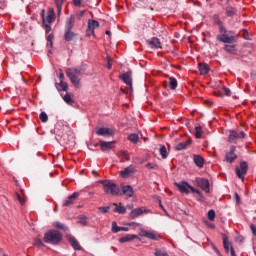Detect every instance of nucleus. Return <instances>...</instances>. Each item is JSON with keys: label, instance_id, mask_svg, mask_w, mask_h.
<instances>
[{"label": "nucleus", "instance_id": "f257e3e1", "mask_svg": "<svg viewBox=\"0 0 256 256\" xmlns=\"http://www.w3.org/2000/svg\"><path fill=\"white\" fill-rule=\"evenodd\" d=\"M81 73H83V69L81 68H68L66 70L67 77L77 89L81 87Z\"/></svg>", "mask_w": 256, "mask_h": 256}, {"label": "nucleus", "instance_id": "f03ea898", "mask_svg": "<svg viewBox=\"0 0 256 256\" xmlns=\"http://www.w3.org/2000/svg\"><path fill=\"white\" fill-rule=\"evenodd\" d=\"M63 239V234L57 230H50L44 234L43 241L49 245H59Z\"/></svg>", "mask_w": 256, "mask_h": 256}, {"label": "nucleus", "instance_id": "7ed1b4c3", "mask_svg": "<svg viewBox=\"0 0 256 256\" xmlns=\"http://www.w3.org/2000/svg\"><path fill=\"white\" fill-rule=\"evenodd\" d=\"M103 191L106 195H112L113 197L122 195L121 189L115 183H112L108 180L102 181Z\"/></svg>", "mask_w": 256, "mask_h": 256}, {"label": "nucleus", "instance_id": "20e7f679", "mask_svg": "<svg viewBox=\"0 0 256 256\" xmlns=\"http://www.w3.org/2000/svg\"><path fill=\"white\" fill-rule=\"evenodd\" d=\"M219 32L221 33V35H218L216 39L220 43H236L237 42V37L227 35V29L225 27L220 26Z\"/></svg>", "mask_w": 256, "mask_h": 256}, {"label": "nucleus", "instance_id": "39448f33", "mask_svg": "<svg viewBox=\"0 0 256 256\" xmlns=\"http://www.w3.org/2000/svg\"><path fill=\"white\" fill-rule=\"evenodd\" d=\"M249 170V164L246 161L240 162V167L236 166L235 171L237 177L242 181H245V175H247V171Z\"/></svg>", "mask_w": 256, "mask_h": 256}, {"label": "nucleus", "instance_id": "423d86ee", "mask_svg": "<svg viewBox=\"0 0 256 256\" xmlns=\"http://www.w3.org/2000/svg\"><path fill=\"white\" fill-rule=\"evenodd\" d=\"M42 24H51L55 21V10L53 8H49L47 12V16H45V10L41 12Z\"/></svg>", "mask_w": 256, "mask_h": 256}, {"label": "nucleus", "instance_id": "0eeeda50", "mask_svg": "<svg viewBox=\"0 0 256 256\" xmlns=\"http://www.w3.org/2000/svg\"><path fill=\"white\" fill-rule=\"evenodd\" d=\"M195 183L198 187L203 189L205 193H209V191H211V183L208 179L198 177L195 179Z\"/></svg>", "mask_w": 256, "mask_h": 256}, {"label": "nucleus", "instance_id": "6e6552de", "mask_svg": "<svg viewBox=\"0 0 256 256\" xmlns=\"http://www.w3.org/2000/svg\"><path fill=\"white\" fill-rule=\"evenodd\" d=\"M238 139H245V132H237L235 130H231L228 136L229 143H237Z\"/></svg>", "mask_w": 256, "mask_h": 256}, {"label": "nucleus", "instance_id": "1a4fd4ad", "mask_svg": "<svg viewBox=\"0 0 256 256\" xmlns=\"http://www.w3.org/2000/svg\"><path fill=\"white\" fill-rule=\"evenodd\" d=\"M235 151H237V147L231 146L230 150L226 152L225 154V162L233 164L235 163V160L237 159V154H235Z\"/></svg>", "mask_w": 256, "mask_h": 256}, {"label": "nucleus", "instance_id": "9d476101", "mask_svg": "<svg viewBox=\"0 0 256 256\" xmlns=\"http://www.w3.org/2000/svg\"><path fill=\"white\" fill-rule=\"evenodd\" d=\"M139 235L140 237H146V239H151L152 241H159V239H161V236L157 233L146 230H140Z\"/></svg>", "mask_w": 256, "mask_h": 256}, {"label": "nucleus", "instance_id": "9b49d317", "mask_svg": "<svg viewBox=\"0 0 256 256\" xmlns=\"http://www.w3.org/2000/svg\"><path fill=\"white\" fill-rule=\"evenodd\" d=\"M143 213H149V210L145 207L135 208L129 214V219H137V217H141Z\"/></svg>", "mask_w": 256, "mask_h": 256}, {"label": "nucleus", "instance_id": "f8f14e48", "mask_svg": "<svg viewBox=\"0 0 256 256\" xmlns=\"http://www.w3.org/2000/svg\"><path fill=\"white\" fill-rule=\"evenodd\" d=\"M175 186L180 191V193H183L185 195H189V189H190L191 185H189V183H187V181H182V182H179V183L176 182Z\"/></svg>", "mask_w": 256, "mask_h": 256}, {"label": "nucleus", "instance_id": "ddd939ff", "mask_svg": "<svg viewBox=\"0 0 256 256\" xmlns=\"http://www.w3.org/2000/svg\"><path fill=\"white\" fill-rule=\"evenodd\" d=\"M223 246L226 253H229L230 251L231 256H235V249H233V246L231 245V242H229V238L226 235L223 236Z\"/></svg>", "mask_w": 256, "mask_h": 256}, {"label": "nucleus", "instance_id": "4468645a", "mask_svg": "<svg viewBox=\"0 0 256 256\" xmlns=\"http://www.w3.org/2000/svg\"><path fill=\"white\" fill-rule=\"evenodd\" d=\"M73 27H75V15H70L66 18L64 31H73Z\"/></svg>", "mask_w": 256, "mask_h": 256}, {"label": "nucleus", "instance_id": "2eb2a0df", "mask_svg": "<svg viewBox=\"0 0 256 256\" xmlns=\"http://www.w3.org/2000/svg\"><path fill=\"white\" fill-rule=\"evenodd\" d=\"M77 197H79V193L74 192L73 194L68 196L66 200L63 201L62 207H71V205L75 203V199H77Z\"/></svg>", "mask_w": 256, "mask_h": 256}, {"label": "nucleus", "instance_id": "dca6fc26", "mask_svg": "<svg viewBox=\"0 0 256 256\" xmlns=\"http://www.w3.org/2000/svg\"><path fill=\"white\" fill-rule=\"evenodd\" d=\"M121 81L126 85H129L130 89H133V79L131 78V72H126L120 75Z\"/></svg>", "mask_w": 256, "mask_h": 256}, {"label": "nucleus", "instance_id": "f3484780", "mask_svg": "<svg viewBox=\"0 0 256 256\" xmlns=\"http://www.w3.org/2000/svg\"><path fill=\"white\" fill-rule=\"evenodd\" d=\"M96 135L101 137H111V135H113V131L110 128H97Z\"/></svg>", "mask_w": 256, "mask_h": 256}, {"label": "nucleus", "instance_id": "a211bd4d", "mask_svg": "<svg viewBox=\"0 0 256 256\" xmlns=\"http://www.w3.org/2000/svg\"><path fill=\"white\" fill-rule=\"evenodd\" d=\"M133 173H135V166L133 165H130L126 167L124 170L120 171V175L124 179L130 177L131 175H133Z\"/></svg>", "mask_w": 256, "mask_h": 256}, {"label": "nucleus", "instance_id": "6ab92c4d", "mask_svg": "<svg viewBox=\"0 0 256 256\" xmlns=\"http://www.w3.org/2000/svg\"><path fill=\"white\" fill-rule=\"evenodd\" d=\"M78 34L73 32L72 30H64V40L67 42L74 41V39H77Z\"/></svg>", "mask_w": 256, "mask_h": 256}, {"label": "nucleus", "instance_id": "aec40b11", "mask_svg": "<svg viewBox=\"0 0 256 256\" xmlns=\"http://www.w3.org/2000/svg\"><path fill=\"white\" fill-rule=\"evenodd\" d=\"M67 240L73 247V249H75L76 251H81V244H79V241H77L74 236H68Z\"/></svg>", "mask_w": 256, "mask_h": 256}, {"label": "nucleus", "instance_id": "412c9836", "mask_svg": "<svg viewBox=\"0 0 256 256\" xmlns=\"http://www.w3.org/2000/svg\"><path fill=\"white\" fill-rule=\"evenodd\" d=\"M148 45H150L151 49H161V41L157 37H153L148 41Z\"/></svg>", "mask_w": 256, "mask_h": 256}, {"label": "nucleus", "instance_id": "4be33fe9", "mask_svg": "<svg viewBox=\"0 0 256 256\" xmlns=\"http://www.w3.org/2000/svg\"><path fill=\"white\" fill-rule=\"evenodd\" d=\"M189 145H191V139H188L184 142H180L179 144H177L174 149L176 151H183V149H187V147H189Z\"/></svg>", "mask_w": 256, "mask_h": 256}, {"label": "nucleus", "instance_id": "5701e85b", "mask_svg": "<svg viewBox=\"0 0 256 256\" xmlns=\"http://www.w3.org/2000/svg\"><path fill=\"white\" fill-rule=\"evenodd\" d=\"M99 143L103 151H109V149H113V143L115 142H105L103 140H99Z\"/></svg>", "mask_w": 256, "mask_h": 256}, {"label": "nucleus", "instance_id": "b1692460", "mask_svg": "<svg viewBox=\"0 0 256 256\" xmlns=\"http://www.w3.org/2000/svg\"><path fill=\"white\" fill-rule=\"evenodd\" d=\"M97 28H99V22L96 20H88V29L92 34L95 33V29Z\"/></svg>", "mask_w": 256, "mask_h": 256}, {"label": "nucleus", "instance_id": "393cba45", "mask_svg": "<svg viewBox=\"0 0 256 256\" xmlns=\"http://www.w3.org/2000/svg\"><path fill=\"white\" fill-rule=\"evenodd\" d=\"M133 239H139V236L135 234H127L126 236L119 239L120 243H127L129 241H133Z\"/></svg>", "mask_w": 256, "mask_h": 256}, {"label": "nucleus", "instance_id": "a878e982", "mask_svg": "<svg viewBox=\"0 0 256 256\" xmlns=\"http://www.w3.org/2000/svg\"><path fill=\"white\" fill-rule=\"evenodd\" d=\"M122 194L126 195V197H132L133 196V187H131L130 185L123 186Z\"/></svg>", "mask_w": 256, "mask_h": 256}, {"label": "nucleus", "instance_id": "bb28decb", "mask_svg": "<svg viewBox=\"0 0 256 256\" xmlns=\"http://www.w3.org/2000/svg\"><path fill=\"white\" fill-rule=\"evenodd\" d=\"M113 206L115 207L114 213H119V215H125L127 213V208L124 206H118L117 203H113Z\"/></svg>", "mask_w": 256, "mask_h": 256}, {"label": "nucleus", "instance_id": "cd10ccee", "mask_svg": "<svg viewBox=\"0 0 256 256\" xmlns=\"http://www.w3.org/2000/svg\"><path fill=\"white\" fill-rule=\"evenodd\" d=\"M194 163L197 165V167L201 168L203 165H205V160L203 157H201V155H194Z\"/></svg>", "mask_w": 256, "mask_h": 256}, {"label": "nucleus", "instance_id": "c85d7f7f", "mask_svg": "<svg viewBox=\"0 0 256 256\" xmlns=\"http://www.w3.org/2000/svg\"><path fill=\"white\" fill-rule=\"evenodd\" d=\"M119 231H129V228L127 227H119L117 226V222H112V232L113 233H119Z\"/></svg>", "mask_w": 256, "mask_h": 256}, {"label": "nucleus", "instance_id": "c756f323", "mask_svg": "<svg viewBox=\"0 0 256 256\" xmlns=\"http://www.w3.org/2000/svg\"><path fill=\"white\" fill-rule=\"evenodd\" d=\"M198 69L200 71V75H207V73H209V65L208 64H199Z\"/></svg>", "mask_w": 256, "mask_h": 256}, {"label": "nucleus", "instance_id": "7c9ffc66", "mask_svg": "<svg viewBox=\"0 0 256 256\" xmlns=\"http://www.w3.org/2000/svg\"><path fill=\"white\" fill-rule=\"evenodd\" d=\"M87 216L85 215H80L78 216V221L77 224L81 225L82 227H87Z\"/></svg>", "mask_w": 256, "mask_h": 256}, {"label": "nucleus", "instance_id": "2f4dec72", "mask_svg": "<svg viewBox=\"0 0 256 256\" xmlns=\"http://www.w3.org/2000/svg\"><path fill=\"white\" fill-rule=\"evenodd\" d=\"M117 157H122L124 161H131V157H129V154L125 150L118 151Z\"/></svg>", "mask_w": 256, "mask_h": 256}, {"label": "nucleus", "instance_id": "473e14b6", "mask_svg": "<svg viewBox=\"0 0 256 256\" xmlns=\"http://www.w3.org/2000/svg\"><path fill=\"white\" fill-rule=\"evenodd\" d=\"M224 51L230 53L231 55H235L237 53V49H235V45H225Z\"/></svg>", "mask_w": 256, "mask_h": 256}, {"label": "nucleus", "instance_id": "72a5a7b5", "mask_svg": "<svg viewBox=\"0 0 256 256\" xmlns=\"http://www.w3.org/2000/svg\"><path fill=\"white\" fill-rule=\"evenodd\" d=\"M128 140H130L131 143L136 145V143H139V135L136 133L128 135Z\"/></svg>", "mask_w": 256, "mask_h": 256}, {"label": "nucleus", "instance_id": "f704fd0d", "mask_svg": "<svg viewBox=\"0 0 256 256\" xmlns=\"http://www.w3.org/2000/svg\"><path fill=\"white\" fill-rule=\"evenodd\" d=\"M194 135H195L196 139H201V137L203 135V128H201V126H196Z\"/></svg>", "mask_w": 256, "mask_h": 256}, {"label": "nucleus", "instance_id": "c9c22d12", "mask_svg": "<svg viewBox=\"0 0 256 256\" xmlns=\"http://www.w3.org/2000/svg\"><path fill=\"white\" fill-rule=\"evenodd\" d=\"M154 255L156 256H167L169 253H167V250L164 248L156 249Z\"/></svg>", "mask_w": 256, "mask_h": 256}, {"label": "nucleus", "instance_id": "e433bc0d", "mask_svg": "<svg viewBox=\"0 0 256 256\" xmlns=\"http://www.w3.org/2000/svg\"><path fill=\"white\" fill-rule=\"evenodd\" d=\"M236 13H237V10H235V8H233V7L226 8V15L228 17H234V15H236Z\"/></svg>", "mask_w": 256, "mask_h": 256}, {"label": "nucleus", "instance_id": "4c0bfd02", "mask_svg": "<svg viewBox=\"0 0 256 256\" xmlns=\"http://www.w3.org/2000/svg\"><path fill=\"white\" fill-rule=\"evenodd\" d=\"M169 85H170V89L175 90L177 89V79L170 77L169 78Z\"/></svg>", "mask_w": 256, "mask_h": 256}, {"label": "nucleus", "instance_id": "58836bf2", "mask_svg": "<svg viewBox=\"0 0 256 256\" xmlns=\"http://www.w3.org/2000/svg\"><path fill=\"white\" fill-rule=\"evenodd\" d=\"M159 151L162 159H167V147H165V145H161Z\"/></svg>", "mask_w": 256, "mask_h": 256}, {"label": "nucleus", "instance_id": "ea45409f", "mask_svg": "<svg viewBox=\"0 0 256 256\" xmlns=\"http://www.w3.org/2000/svg\"><path fill=\"white\" fill-rule=\"evenodd\" d=\"M65 0H55V5L57 7V11L59 14H61V9L63 8V2Z\"/></svg>", "mask_w": 256, "mask_h": 256}, {"label": "nucleus", "instance_id": "a19ab883", "mask_svg": "<svg viewBox=\"0 0 256 256\" xmlns=\"http://www.w3.org/2000/svg\"><path fill=\"white\" fill-rule=\"evenodd\" d=\"M39 119L42 121V123H47V121H49V116H47V113L41 112Z\"/></svg>", "mask_w": 256, "mask_h": 256}, {"label": "nucleus", "instance_id": "79ce46f5", "mask_svg": "<svg viewBox=\"0 0 256 256\" xmlns=\"http://www.w3.org/2000/svg\"><path fill=\"white\" fill-rule=\"evenodd\" d=\"M53 227H55L56 229H60L61 231H65V229H66L64 224L61 222H54Z\"/></svg>", "mask_w": 256, "mask_h": 256}, {"label": "nucleus", "instance_id": "37998d69", "mask_svg": "<svg viewBox=\"0 0 256 256\" xmlns=\"http://www.w3.org/2000/svg\"><path fill=\"white\" fill-rule=\"evenodd\" d=\"M34 246L35 247H45V244L43 243V240H41V238H36L34 240Z\"/></svg>", "mask_w": 256, "mask_h": 256}, {"label": "nucleus", "instance_id": "c03bdc74", "mask_svg": "<svg viewBox=\"0 0 256 256\" xmlns=\"http://www.w3.org/2000/svg\"><path fill=\"white\" fill-rule=\"evenodd\" d=\"M208 219L209 221H215V210L208 211Z\"/></svg>", "mask_w": 256, "mask_h": 256}, {"label": "nucleus", "instance_id": "a18cd8bd", "mask_svg": "<svg viewBox=\"0 0 256 256\" xmlns=\"http://www.w3.org/2000/svg\"><path fill=\"white\" fill-rule=\"evenodd\" d=\"M110 209H111V207H109V206H103V207H99L98 211L100 213H109Z\"/></svg>", "mask_w": 256, "mask_h": 256}, {"label": "nucleus", "instance_id": "49530a36", "mask_svg": "<svg viewBox=\"0 0 256 256\" xmlns=\"http://www.w3.org/2000/svg\"><path fill=\"white\" fill-rule=\"evenodd\" d=\"M60 87H61V89H62V91H67L68 89H69V85L67 84V82H65V81H60Z\"/></svg>", "mask_w": 256, "mask_h": 256}, {"label": "nucleus", "instance_id": "de8ad7c7", "mask_svg": "<svg viewBox=\"0 0 256 256\" xmlns=\"http://www.w3.org/2000/svg\"><path fill=\"white\" fill-rule=\"evenodd\" d=\"M64 101H65V103H67L68 105H71V103H73V98H71V95L66 94V95L64 96Z\"/></svg>", "mask_w": 256, "mask_h": 256}, {"label": "nucleus", "instance_id": "09e8293b", "mask_svg": "<svg viewBox=\"0 0 256 256\" xmlns=\"http://www.w3.org/2000/svg\"><path fill=\"white\" fill-rule=\"evenodd\" d=\"M146 168L147 169H155V170H157V169H159V166L157 164H155V163H148V164H146Z\"/></svg>", "mask_w": 256, "mask_h": 256}, {"label": "nucleus", "instance_id": "8fccbe9b", "mask_svg": "<svg viewBox=\"0 0 256 256\" xmlns=\"http://www.w3.org/2000/svg\"><path fill=\"white\" fill-rule=\"evenodd\" d=\"M43 27L45 28V31H46V35H49V33H51V24L49 23H46V24H42Z\"/></svg>", "mask_w": 256, "mask_h": 256}, {"label": "nucleus", "instance_id": "3c124183", "mask_svg": "<svg viewBox=\"0 0 256 256\" xmlns=\"http://www.w3.org/2000/svg\"><path fill=\"white\" fill-rule=\"evenodd\" d=\"M16 198L19 201L20 205L25 204V199L23 197H21V195L19 193H16Z\"/></svg>", "mask_w": 256, "mask_h": 256}, {"label": "nucleus", "instance_id": "603ef678", "mask_svg": "<svg viewBox=\"0 0 256 256\" xmlns=\"http://www.w3.org/2000/svg\"><path fill=\"white\" fill-rule=\"evenodd\" d=\"M84 15H85V10H82L76 14V17H77V19H79V21H81V19H83Z\"/></svg>", "mask_w": 256, "mask_h": 256}, {"label": "nucleus", "instance_id": "864d4df0", "mask_svg": "<svg viewBox=\"0 0 256 256\" xmlns=\"http://www.w3.org/2000/svg\"><path fill=\"white\" fill-rule=\"evenodd\" d=\"M190 191H192V193H196L197 195H201V191H199L197 188L190 186Z\"/></svg>", "mask_w": 256, "mask_h": 256}, {"label": "nucleus", "instance_id": "5fc2aeb1", "mask_svg": "<svg viewBox=\"0 0 256 256\" xmlns=\"http://www.w3.org/2000/svg\"><path fill=\"white\" fill-rule=\"evenodd\" d=\"M223 91L227 97H231V90L227 87H223Z\"/></svg>", "mask_w": 256, "mask_h": 256}, {"label": "nucleus", "instance_id": "6e6d98bb", "mask_svg": "<svg viewBox=\"0 0 256 256\" xmlns=\"http://www.w3.org/2000/svg\"><path fill=\"white\" fill-rule=\"evenodd\" d=\"M59 79H60V81L65 80V74L63 73V70H59Z\"/></svg>", "mask_w": 256, "mask_h": 256}, {"label": "nucleus", "instance_id": "4d7b16f0", "mask_svg": "<svg viewBox=\"0 0 256 256\" xmlns=\"http://www.w3.org/2000/svg\"><path fill=\"white\" fill-rule=\"evenodd\" d=\"M244 241H245V237H243V236L236 237V242L237 243H243Z\"/></svg>", "mask_w": 256, "mask_h": 256}, {"label": "nucleus", "instance_id": "13d9d810", "mask_svg": "<svg viewBox=\"0 0 256 256\" xmlns=\"http://www.w3.org/2000/svg\"><path fill=\"white\" fill-rule=\"evenodd\" d=\"M73 5L75 7H81V0H73Z\"/></svg>", "mask_w": 256, "mask_h": 256}, {"label": "nucleus", "instance_id": "bf43d9fd", "mask_svg": "<svg viewBox=\"0 0 256 256\" xmlns=\"http://www.w3.org/2000/svg\"><path fill=\"white\" fill-rule=\"evenodd\" d=\"M250 229H251V231H252V234H253L254 236H256V226L253 225V224H251V225H250Z\"/></svg>", "mask_w": 256, "mask_h": 256}, {"label": "nucleus", "instance_id": "052dcab7", "mask_svg": "<svg viewBox=\"0 0 256 256\" xmlns=\"http://www.w3.org/2000/svg\"><path fill=\"white\" fill-rule=\"evenodd\" d=\"M53 39H55V36H53V34L47 36V42H53Z\"/></svg>", "mask_w": 256, "mask_h": 256}, {"label": "nucleus", "instance_id": "680f3d73", "mask_svg": "<svg viewBox=\"0 0 256 256\" xmlns=\"http://www.w3.org/2000/svg\"><path fill=\"white\" fill-rule=\"evenodd\" d=\"M129 227H133L134 225H136L137 227H141V224L137 223V222H130Z\"/></svg>", "mask_w": 256, "mask_h": 256}, {"label": "nucleus", "instance_id": "e2e57ef3", "mask_svg": "<svg viewBox=\"0 0 256 256\" xmlns=\"http://www.w3.org/2000/svg\"><path fill=\"white\" fill-rule=\"evenodd\" d=\"M0 256H7V254H5V250H3V248H0Z\"/></svg>", "mask_w": 256, "mask_h": 256}, {"label": "nucleus", "instance_id": "0e129e2a", "mask_svg": "<svg viewBox=\"0 0 256 256\" xmlns=\"http://www.w3.org/2000/svg\"><path fill=\"white\" fill-rule=\"evenodd\" d=\"M47 47H49L50 49H53V42H47Z\"/></svg>", "mask_w": 256, "mask_h": 256}, {"label": "nucleus", "instance_id": "69168bd1", "mask_svg": "<svg viewBox=\"0 0 256 256\" xmlns=\"http://www.w3.org/2000/svg\"><path fill=\"white\" fill-rule=\"evenodd\" d=\"M207 225H208V227H210V229H215V224L209 223Z\"/></svg>", "mask_w": 256, "mask_h": 256}, {"label": "nucleus", "instance_id": "338daca9", "mask_svg": "<svg viewBox=\"0 0 256 256\" xmlns=\"http://www.w3.org/2000/svg\"><path fill=\"white\" fill-rule=\"evenodd\" d=\"M111 67H113V65L111 64V60L108 59V69H111Z\"/></svg>", "mask_w": 256, "mask_h": 256}, {"label": "nucleus", "instance_id": "774afa93", "mask_svg": "<svg viewBox=\"0 0 256 256\" xmlns=\"http://www.w3.org/2000/svg\"><path fill=\"white\" fill-rule=\"evenodd\" d=\"M86 33H87V36H88V37H91V35H93V33H91V32L89 31V28L87 29Z\"/></svg>", "mask_w": 256, "mask_h": 256}]
</instances>
